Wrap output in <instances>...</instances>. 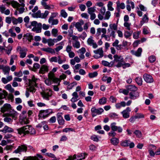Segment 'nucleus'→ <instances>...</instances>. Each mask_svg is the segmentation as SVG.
Instances as JSON below:
<instances>
[{"label":"nucleus","instance_id":"1","mask_svg":"<svg viewBox=\"0 0 160 160\" xmlns=\"http://www.w3.org/2000/svg\"><path fill=\"white\" fill-rule=\"evenodd\" d=\"M38 79L35 78L34 76H33L32 77L31 79L28 80L29 86V87L28 88V90L30 92L33 93L36 92V89L35 87H37V82Z\"/></svg>","mask_w":160,"mask_h":160},{"label":"nucleus","instance_id":"2","mask_svg":"<svg viewBox=\"0 0 160 160\" xmlns=\"http://www.w3.org/2000/svg\"><path fill=\"white\" fill-rule=\"evenodd\" d=\"M48 78L45 80V84L48 86L51 85L52 84V82L57 83L59 81V79L58 78L55 77L54 74L52 72H50L48 74Z\"/></svg>","mask_w":160,"mask_h":160},{"label":"nucleus","instance_id":"3","mask_svg":"<svg viewBox=\"0 0 160 160\" xmlns=\"http://www.w3.org/2000/svg\"><path fill=\"white\" fill-rule=\"evenodd\" d=\"M42 24L38 23L36 21H33L31 22V25L29 28H31L33 31L36 32L37 33H40L41 32Z\"/></svg>","mask_w":160,"mask_h":160},{"label":"nucleus","instance_id":"4","mask_svg":"<svg viewBox=\"0 0 160 160\" xmlns=\"http://www.w3.org/2000/svg\"><path fill=\"white\" fill-rule=\"evenodd\" d=\"M113 58L114 60L111 62V63H112V65H114L115 63L117 62V64L115 66L118 68L121 67L122 62L123 61V58L121 56L116 54L113 56Z\"/></svg>","mask_w":160,"mask_h":160},{"label":"nucleus","instance_id":"5","mask_svg":"<svg viewBox=\"0 0 160 160\" xmlns=\"http://www.w3.org/2000/svg\"><path fill=\"white\" fill-rule=\"evenodd\" d=\"M52 91L50 89H42L40 92V94L43 98L46 100H49V98L52 95Z\"/></svg>","mask_w":160,"mask_h":160},{"label":"nucleus","instance_id":"6","mask_svg":"<svg viewBox=\"0 0 160 160\" xmlns=\"http://www.w3.org/2000/svg\"><path fill=\"white\" fill-rule=\"evenodd\" d=\"M49 61L50 62H58L59 64H62L63 63L65 62L66 61L65 58L64 59H62L61 58V56H58L57 57L56 56H54L50 58L49 59Z\"/></svg>","mask_w":160,"mask_h":160},{"label":"nucleus","instance_id":"7","mask_svg":"<svg viewBox=\"0 0 160 160\" xmlns=\"http://www.w3.org/2000/svg\"><path fill=\"white\" fill-rule=\"evenodd\" d=\"M17 51H19L20 54V57L21 58H25L27 54V52L28 51L27 48L25 47L22 48L20 46H18L17 48Z\"/></svg>","mask_w":160,"mask_h":160},{"label":"nucleus","instance_id":"8","mask_svg":"<svg viewBox=\"0 0 160 160\" xmlns=\"http://www.w3.org/2000/svg\"><path fill=\"white\" fill-rule=\"evenodd\" d=\"M103 111L104 110L102 108L97 109L95 107H93L91 109L92 115V117H95L97 115L101 114Z\"/></svg>","mask_w":160,"mask_h":160},{"label":"nucleus","instance_id":"9","mask_svg":"<svg viewBox=\"0 0 160 160\" xmlns=\"http://www.w3.org/2000/svg\"><path fill=\"white\" fill-rule=\"evenodd\" d=\"M52 112L50 110H41L39 112L38 116L39 117V118H45L48 116L50 114L52 113Z\"/></svg>","mask_w":160,"mask_h":160},{"label":"nucleus","instance_id":"10","mask_svg":"<svg viewBox=\"0 0 160 160\" xmlns=\"http://www.w3.org/2000/svg\"><path fill=\"white\" fill-rule=\"evenodd\" d=\"M87 43L88 45L92 46L93 48H96L98 47V45L93 39V38L92 36H90L87 39Z\"/></svg>","mask_w":160,"mask_h":160},{"label":"nucleus","instance_id":"11","mask_svg":"<svg viewBox=\"0 0 160 160\" xmlns=\"http://www.w3.org/2000/svg\"><path fill=\"white\" fill-rule=\"evenodd\" d=\"M72 39L73 41L72 42L73 47L77 48H79L80 47V44L78 41V37L76 36H73L72 37Z\"/></svg>","mask_w":160,"mask_h":160},{"label":"nucleus","instance_id":"12","mask_svg":"<svg viewBox=\"0 0 160 160\" xmlns=\"http://www.w3.org/2000/svg\"><path fill=\"white\" fill-rule=\"evenodd\" d=\"M27 150V147L25 144L22 145L18 146L17 149L15 150L14 152L17 153H19L21 152H26Z\"/></svg>","mask_w":160,"mask_h":160},{"label":"nucleus","instance_id":"13","mask_svg":"<svg viewBox=\"0 0 160 160\" xmlns=\"http://www.w3.org/2000/svg\"><path fill=\"white\" fill-rule=\"evenodd\" d=\"M93 52L95 54H98L99 55L98 56L97 55H94L93 57L97 59L99 58H101L103 56V51L102 48H100L97 50H94Z\"/></svg>","mask_w":160,"mask_h":160},{"label":"nucleus","instance_id":"14","mask_svg":"<svg viewBox=\"0 0 160 160\" xmlns=\"http://www.w3.org/2000/svg\"><path fill=\"white\" fill-rule=\"evenodd\" d=\"M84 24V21L81 20L79 22H74L73 25L75 26L76 28L78 29L79 32H82L83 30V28L82 26Z\"/></svg>","mask_w":160,"mask_h":160},{"label":"nucleus","instance_id":"15","mask_svg":"<svg viewBox=\"0 0 160 160\" xmlns=\"http://www.w3.org/2000/svg\"><path fill=\"white\" fill-rule=\"evenodd\" d=\"M25 131H26V134H33L35 133V130L32 128L31 126L26 125L25 126Z\"/></svg>","mask_w":160,"mask_h":160},{"label":"nucleus","instance_id":"16","mask_svg":"<svg viewBox=\"0 0 160 160\" xmlns=\"http://www.w3.org/2000/svg\"><path fill=\"white\" fill-rule=\"evenodd\" d=\"M115 122H113L111 124V129L113 131H118V132H121L122 131V129L120 127H118L116 126Z\"/></svg>","mask_w":160,"mask_h":160},{"label":"nucleus","instance_id":"17","mask_svg":"<svg viewBox=\"0 0 160 160\" xmlns=\"http://www.w3.org/2000/svg\"><path fill=\"white\" fill-rule=\"evenodd\" d=\"M131 111V108L129 107H127L126 109L121 112L123 117L124 118H128L129 117V112Z\"/></svg>","mask_w":160,"mask_h":160},{"label":"nucleus","instance_id":"18","mask_svg":"<svg viewBox=\"0 0 160 160\" xmlns=\"http://www.w3.org/2000/svg\"><path fill=\"white\" fill-rule=\"evenodd\" d=\"M143 78L145 81L147 83H150L153 81L152 77L150 75L145 74L143 75Z\"/></svg>","mask_w":160,"mask_h":160},{"label":"nucleus","instance_id":"19","mask_svg":"<svg viewBox=\"0 0 160 160\" xmlns=\"http://www.w3.org/2000/svg\"><path fill=\"white\" fill-rule=\"evenodd\" d=\"M8 93L5 90L2 91L0 89V104H2L3 103V101L2 100V99L4 98L6 96H7Z\"/></svg>","mask_w":160,"mask_h":160},{"label":"nucleus","instance_id":"20","mask_svg":"<svg viewBox=\"0 0 160 160\" xmlns=\"http://www.w3.org/2000/svg\"><path fill=\"white\" fill-rule=\"evenodd\" d=\"M0 11L2 13L6 15H9L10 14V10L8 9H7L5 6L2 5L0 7Z\"/></svg>","mask_w":160,"mask_h":160},{"label":"nucleus","instance_id":"21","mask_svg":"<svg viewBox=\"0 0 160 160\" xmlns=\"http://www.w3.org/2000/svg\"><path fill=\"white\" fill-rule=\"evenodd\" d=\"M11 109V106L10 104H5L1 109V112L3 113L6 111H9Z\"/></svg>","mask_w":160,"mask_h":160},{"label":"nucleus","instance_id":"22","mask_svg":"<svg viewBox=\"0 0 160 160\" xmlns=\"http://www.w3.org/2000/svg\"><path fill=\"white\" fill-rule=\"evenodd\" d=\"M0 69L2 70L5 74H9L10 70V68L9 66L0 65Z\"/></svg>","mask_w":160,"mask_h":160},{"label":"nucleus","instance_id":"23","mask_svg":"<svg viewBox=\"0 0 160 160\" xmlns=\"http://www.w3.org/2000/svg\"><path fill=\"white\" fill-rule=\"evenodd\" d=\"M61 113H58L57 114V120L59 124L60 125H62L64 123V120L62 116Z\"/></svg>","mask_w":160,"mask_h":160},{"label":"nucleus","instance_id":"24","mask_svg":"<svg viewBox=\"0 0 160 160\" xmlns=\"http://www.w3.org/2000/svg\"><path fill=\"white\" fill-rule=\"evenodd\" d=\"M49 13V12L48 11H45L44 13H41L40 11H38L36 13V14L37 15V17H40L42 18H46Z\"/></svg>","mask_w":160,"mask_h":160},{"label":"nucleus","instance_id":"25","mask_svg":"<svg viewBox=\"0 0 160 160\" xmlns=\"http://www.w3.org/2000/svg\"><path fill=\"white\" fill-rule=\"evenodd\" d=\"M142 51V48H138L137 51L132 50L131 51V52L133 55L137 57H140L141 55Z\"/></svg>","mask_w":160,"mask_h":160},{"label":"nucleus","instance_id":"26","mask_svg":"<svg viewBox=\"0 0 160 160\" xmlns=\"http://www.w3.org/2000/svg\"><path fill=\"white\" fill-rule=\"evenodd\" d=\"M48 71V67L46 65H42L39 70V73L42 74H44L45 72Z\"/></svg>","mask_w":160,"mask_h":160},{"label":"nucleus","instance_id":"27","mask_svg":"<svg viewBox=\"0 0 160 160\" xmlns=\"http://www.w3.org/2000/svg\"><path fill=\"white\" fill-rule=\"evenodd\" d=\"M149 18L148 16V15L146 14H144L142 17V20L140 21V25L142 26L144 23L148 22Z\"/></svg>","mask_w":160,"mask_h":160},{"label":"nucleus","instance_id":"28","mask_svg":"<svg viewBox=\"0 0 160 160\" xmlns=\"http://www.w3.org/2000/svg\"><path fill=\"white\" fill-rule=\"evenodd\" d=\"M2 132L6 133L8 132H12L13 131V129L7 126H5L3 129L0 130Z\"/></svg>","mask_w":160,"mask_h":160},{"label":"nucleus","instance_id":"29","mask_svg":"<svg viewBox=\"0 0 160 160\" xmlns=\"http://www.w3.org/2000/svg\"><path fill=\"white\" fill-rule=\"evenodd\" d=\"M117 6V10L118 11H119L120 9H123L125 8V6L124 3L123 2L120 3L119 1L116 2Z\"/></svg>","mask_w":160,"mask_h":160},{"label":"nucleus","instance_id":"30","mask_svg":"<svg viewBox=\"0 0 160 160\" xmlns=\"http://www.w3.org/2000/svg\"><path fill=\"white\" fill-rule=\"evenodd\" d=\"M23 40H28L29 42H31L33 39V36L30 33H27L24 35L23 38Z\"/></svg>","mask_w":160,"mask_h":160},{"label":"nucleus","instance_id":"31","mask_svg":"<svg viewBox=\"0 0 160 160\" xmlns=\"http://www.w3.org/2000/svg\"><path fill=\"white\" fill-rule=\"evenodd\" d=\"M20 119L21 121V122L22 124H27L28 123V121L26 118V117L25 116L20 115Z\"/></svg>","mask_w":160,"mask_h":160},{"label":"nucleus","instance_id":"32","mask_svg":"<svg viewBox=\"0 0 160 160\" xmlns=\"http://www.w3.org/2000/svg\"><path fill=\"white\" fill-rule=\"evenodd\" d=\"M9 114V116L12 117L14 119H16L17 118L18 114L16 111L12 110L10 111Z\"/></svg>","mask_w":160,"mask_h":160},{"label":"nucleus","instance_id":"33","mask_svg":"<svg viewBox=\"0 0 160 160\" xmlns=\"http://www.w3.org/2000/svg\"><path fill=\"white\" fill-rule=\"evenodd\" d=\"M129 95L130 96V98L132 99H135L139 96V94L138 92L134 93L131 92L129 93Z\"/></svg>","mask_w":160,"mask_h":160},{"label":"nucleus","instance_id":"34","mask_svg":"<svg viewBox=\"0 0 160 160\" xmlns=\"http://www.w3.org/2000/svg\"><path fill=\"white\" fill-rule=\"evenodd\" d=\"M18 56L16 54H13L11 56L9 64L10 65H12L14 62V60L17 59Z\"/></svg>","mask_w":160,"mask_h":160},{"label":"nucleus","instance_id":"35","mask_svg":"<svg viewBox=\"0 0 160 160\" xmlns=\"http://www.w3.org/2000/svg\"><path fill=\"white\" fill-rule=\"evenodd\" d=\"M42 50L44 52H49L52 54L55 53L54 50L50 48H43L42 49Z\"/></svg>","mask_w":160,"mask_h":160},{"label":"nucleus","instance_id":"36","mask_svg":"<svg viewBox=\"0 0 160 160\" xmlns=\"http://www.w3.org/2000/svg\"><path fill=\"white\" fill-rule=\"evenodd\" d=\"M48 0H42L41 3L45 9H50L51 8V7H50L49 5H47L46 2Z\"/></svg>","mask_w":160,"mask_h":160},{"label":"nucleus","instance_id":"37","mask_svg":"<svg viewBox=\"0 0 160 160\" xmlns=\"http://www.w3.org/2000/svg\"><path fill=\"white\" fill-rule=\"evenodd\" d=\"M11 5L14 8H16V9L20 7L21 6V4L19 3L14 0L11 1Z\"/></svg>","mask_w":160,"mask_h":160},{"label":"nucleus","instance_id":"38","mask_svg":"<svg viewBox=\"0 0 160 160\" xmlns=\"http://www.w3.org/2000/svg\"><path fill=\"white\" fill-rule=\"evenodd\" d=\"M110 29L114 31H117L118 30V24L117 23L111 24L109 25Z\"/></svg>","mask_w":160,"mask_h":160},{"label":"nucleus","instance_id":"39","mask_svg":"<svg viewBox=\"0 0 160 160\" xmlns=\"http://www.w3.org/2000/svg\"><path fill=\"white\" fill-rule=\"evenodd\" d=\"M25 126L19 128V129H17V131H18V133L19 134H23L24 135H26V131H25Z\"/></svg>","mask_w":160,"mask_h":160},{"label":"nucleus","instance_id":"40","mask_svg":"<svg viewBox=\"0 0 160 160\" xmlns=\"http://www.w3.org/2000/svg\"><path fill=\"white\" fill-rule=\"evenodd\" d=\"M127 89L130 91H135L137 90L138 88L134 85H129L128 86Z\"/></svg>","mask_w":160,"mask_h":160},{"label":"nucleus","instance_id":"41","mask_svg":"<svg viewBox=\"0 0 160 160\" xmlns=\"http://www.w3.org/2000/svg\"><path fill=\"white\" fill-rule=\"evenodd\" d=\"M111 141L112 144L114 145H117L119 143V140L116 138H114L111 139Z\"/></svg>","mask_w":160,"mask_h":160},{"label":"nucleus","instance_id":"42","mask_svg":"<svg viewBox=\"0 0 160 160\" xmlns=\"http://www.w3.org/2000/svg\"><path fill=\"white\" fill-rule=\"evenodd\" d=\"M55 40V39L50 38L48 39V46L50 47L53 46L54 44Z\"/></svg>","mask_w":160,"mask_h":160},{"label":"nucleus","instance_id":"43","mask_svg":"<svg viewBox=\"0 0 160 160\" xmlns=\"http://www.w3.org/2000/svg\"><path fill=\"white\" fill-rule=\"evenodd\" d=\"M22 7L18 8L17 9V10L18 11L19 14H22L24 12V11L25 10V9L24 8L25 4L23 3L22 4Z\"/></svg>","mask_w":160,"mask_h":160},{"label":"nucleus","instance_id":"44","mask_svg":"<svg viewBox=\"0 0 160 160\" xmlns=\"http://www.w3.org/2000/svg\"><path fill=\"white\" fill-rule=\"evenodd\" d=\"M130 142L129 140H125L121 142V145L123 147H127L129 146V143Z\"/></svg>","mask_w":160,"mask_h":160},{"label":"nucleus","instance_id":"45","mask_svg":"<svg viewBox=\"0 0 160 160\" xmlns=\"http://www.w3.org/2000/svg\"><path fill=\"white\" fill-rule=\"evenodd\" d=\"M6 89L8 90L11 93L14 92V88L12 87L11 85L10 84H7L5 87Z\"/></svg>","mask_w":160,"mask_h":160},{"label":"nucleus","instance_id":"46","mask_svg":"<svg viewBox=\"0 0 160 160\" xmlns=\"http://www.w3.org/2000/svg\"><path fill=\"white\" fill-rule=\"evenodd\" d=\"M135 81L140 86L142 84V81L141 77H138L136 78Z\"/></svg>","mask_w":160,"mask_h":160},{"label":"nucleus","instance_id":"47","mask_svg":"<svg viewBox=\"0 0 160 160\" xmlns=\"http://www.w3.org/2000/svg\"><path fill=\"white\" fill-rule=\"evenodd\" d=\"M108 32L109 33V36L110 37H112L113 38L115 37V31L111 30L109 29L108 30Z\"/></svg>","mask_w":160,"mask_h":160},{"label":"nucleus","instance_id":"48","mask_svg":"<svg viewBox=\"0 0 160 160\" xmlns=\"http://www.w3.org/2000/svg\"><path fill=\"white\" fill-rule=\"evenodd\" d=\"M107 102V98L104 97L99 99V103L100 105H103L106 103Z\"/></svg>","mask_w":160,"mask_h":160},{"label":"nucleus","instance_id":"49","mask_svg":"<svg viewBox=\"0 0 160 160\" xmlns=\"http://www.w3.org/2000/svg\"><path fill=\"white\" fill-rule=\"evenodd\" d=\"M134 133L138 138H140L142 137V134L140 131L139 130H136L134 132Z\"/></svg>","mask_w":160,"mask_h":160},{"label":"nucleus","instance_id":"50","mask_svg":"<svg viewBox=\"0 0 160 160\" xmlns=\"http://www.w3.org/2000/svg\"><path fill=\"white\" fill-rule=\"evenodd\" d=\"M87 155V154L86 153H81L77 156L78 158H81L80 159L77 160H82V159H84L85 158V156Z\"/></svg>","mask_w":160,"mask_h":160},{"label":"nucleus","instance_id":"51","mask_svg":"<svg viewBox=\"0 0 160 160\" xmlns=\"http://www.w3.org/2000/svg\"><path fill=\"white\" fill-rule=\"evenodd\" d=\"M112 2L111 1H109L107 5L108 9L110 11H112L114 8L112 7Z\"/></svg>","mask_w":160,"mask_h":160},{"label":"nucleus","instance_id":"52","mask_svg":"<svg viewBox=\"0 0 160 160\" xmlns=\"http://www.w3.org/2000/svg\"><path fill=\"white\" fill-rule=\"evenodd\" d=\"M52 34L54 37H56L58 35V30L56 28H53L51 31Z\"/></svg>","mask_w":160,"mask_h":160},{"label":"nucleus","instance_id":"53","mask_svg":"<svg viewBox=\"0 0 160 160\" xmlns=\"http://www.w3.org/2000/svg\"><path fill=\"white\" fill-rule=\"evenodd\" d=\"M111 15L110 12L109 11H107L105 13L104 19L105 20H108L109 18Z\"/></svg>","mask_w":160,"mask_h":160},{"label":"nucleus","instance_id":"54","mask_svg":"<svg viewBox=\"0 0 160 160\" xmlns=\"http://www.w3.org/2000/svg\"><path fill=\"white\" fill-rule=\"evenodd\" d=\"M98 75V73L97 72H93L89 73L88 74L89 77L91 78H93L97 76Z\"/></svg>","mask_w":160,"mask_h":160},{"label":"nucleus","instance_id":"55","mask_svg":"<svg viewBox=\"0 0 160 160\" xmlns=\"http://www.w3.org/2000/svg\"><path fill=\"white\" fill-rule=\"evenodd\" d=\"M95 10L94 7L89 8L88 10V12L89 14L94 13V12L95 11Z\"/></svg>","mask_w":160,"mask_h":160},{"label":"nucleus","instance_id":"56","mask_svg":"<svg viewBox=\"0 0 160 160\" xmlns=\"http://www.w3.org/2000/svg\"><path fill=\"white\" fill-rule=\"evenodd\" d=\"M66 77H67L66 75L63 73H62V74L61 75H60L59 76V78H58L59 79V81H58L59 82L58 83V85H59V84H60L59 82L61 80L65 79L66 78Z\"/></svg>","mask_w":160,"mask_h":160},{"label":"nucleus","instance_id":"57","mask_svg":"<svg viewBox=\"0 0 160 160\" xmlns=\"http://www.w3.org/2000/svg\"><path fill=\"white\" fill-rule=\"evenodd\" d=\"M131 23L128 22H125L124 23V26L126 27V29L128 30H130Z\"/></svg>","mask_w":160,"mask_h":160},{"label":"nucleus","instance_id":"58","mask_svg":"<svg viewBox=\"0 0 160 160\" xmlns=\"http://www.w3.org/2000/svg\"><path fill=\"white\" fill-rule=\"evenodd\" d=\"M130 66V65L129 63H124V61L122 62V64L121 65V67H122L123 68H128Z\"/></svg>","mask_w":160,"mask_h":160},{"label":"nucleus","instance_id":"59","mask_svg":"<svg viewBox=\"0 0 160 160\" xmlns=\"http://www.w3.org/2000/svg\"><path fill=\"white\" fill-rule=\"evenodd\" d=\"M61 14L62 17L64 18H66L68 16V14L64 10H62L61 11Z\"/></svg>","mask_w":160,"mask_h":160},{"label":"nucleus","instance_id":"60","mask_svg":"<svg viewBox=\"0 0 160 160\" xmlns=\"http://www.w3.org/2000/svg\"><path fill=\"white\" fill-rule=\"evenodd\" d=\"M132 32H131L128 31H125L124 33V36L126 38H128L131 36Z\"/></svg>","mask_w":160,"mask_h":160},{"label":"nucleus","instance_id":"61","mask_svg":"<svg viewBox=\"0 0 160 160\" xmlns=\"http://www.w3.org/2000/svg\"><path fill=\"white\" fill-rule=\"evenodd\" d=\"M140 33V32H134L133 33V38L135 39H138Z\"/></svg>","mask_w":160,"mask_h":160},{"label":"nucleus","instance_id":"62","mask_svg":"<svg viewBox=\"0 0 160 160\" xmlns=\"http://www.w3.org/2000/svg\"><path fill=\"white\" fill-rule=\"evenodd\" d=\"M102 63L103 65L105 66L110 67V64H112V63H111V62L109 63L108 62L105 61H102Z\"/></svg>","mask_w":160,"mask_h":160},{"label":"nucleus","instance_id":"63","mask_svg":"<svg viewBox=\"0 0 160 160\" xmlns=\"http://www.w3.org/2000/svg\"><path fill=\"white\" fill-rule=\"evenodd\" d=\"M149 60L150 62H153L156 60V58L155 56L152 55L149 58Z\"/></svg>","mask_w":160,"mask_h":160},{"label":"nucleus","instance_id":"64","mask_svg":"<svg viewBox=\"0 0 160 160\" xmlns=\"http://www.w3.org/2000/svg\"><path fill=\"white\" fill-rule=\"evenodd\" d=\"M23 160H40L37 158L36 156L35 157H28L26 159Z\"/></svg>","mask_w":160,"mask_h":160}]
</instances>
